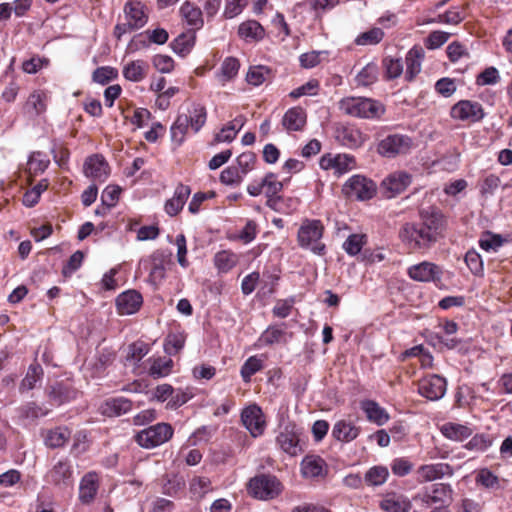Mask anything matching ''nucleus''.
<instances>
[{"instance_id":"obj_1","label":"nucleus","mask_w":512,"mask_h":512,"mask_svg":"<svg viewBox=\"0 0 512 512\" xmlns=\"http://www.w3.org/2000/svg\"><path fill=\"white\" fill-rule=\"evenodd\" d=\"M447 220L438 210L420 212L418 221L403 223L398 238L409 253L425 254L445 238Z\"/></svg>"},{"instance_id":"obj_2","label":"nucleus","mask_w":512,"mask_h":512,"mask_svg":"<svg viewBox=\"0 0 512 512\" xmlns=\"http://www.w3.org/2000/svg\"><path fill=\"white\" fill-rule=\"evenodd\" d=\"M324 232L325 226L320 219H303L297 232L298 246L315 255L324 256L327 253L326 245L322 241Z\"/></svg>"},{"instance_id":"obj_3","label":"nucleus","mask_w":512,"mask_h":512,"mask_svg":"<svg viewBox=\"0 0 512 512\" xmlns=\"http://www.w3.org/2000/svg\"><path fill=\"white\" fill-rule=\"evenodd\" d=\"M339 108L346 115L369 120H379L386 112L381 101L367 97H345Z\"/></svg>"},{"instance_id":"obj_4","label":"nucleus","mask_w":512,"mask_h":512,"mask_svg":"<svg viewBox=\"0 0 512 512\" xmlns=\"http://www.w3.org/2000/svg\"><path fill=\"white\" fill-rule=\"evenodd\" d=\"M125 22L117 23L113 29V36L120 41L126 33L143 28L149 20L147 6L140 0H127L123 7Z\"/></svg>"},{"instance_id":"obj_5","label":"nucleus","mask_w":512,"mask_h":512,"mask_svg":"<svg viewBox=\"0 0 512 512\" xmlns=\"http://www.w3.org/2000/svg\"><path fill=\"white\" fill-rule=\"evenodd\" d=\"M377 153L385 158H396L406 155L413 147L410 136L401 133H387L384 129L377 133Z\"/></svg>"},{"instance_id":"obj_6","label":"nucleus","mask_w":512,"mask_h":512,"mask_svg":"<svg viewBox=\"0 0 512 512\" xmlns=\"http://www.w3.org/2000/svg\"><path fill=\"white\" fill-rule=\"evenodd\" d=\"M246 487L251 497L263 501L277 498L284 490L282 482L270 473H261L252 477Z\"/></svg>"},{"instance_id":"obj_7","label":"nucleus","mask_w":512,"mask_h":512,"mask_svg":"<svg viewBox=\"0 0 512 512\" xmlns=\"http://www.w3.org/2000/svg\"><path fill=\"white\" fill-rule=\"evenodd\" d=\"M173 435L172 425L160 422L136 432L133 440L144 449H154L171 440Z\"/></svg>"},{"instance_id":"obj_8","label":"nucleus","mask_w":512,"mask_h":512,"mask_svg":"<svg viewBox=\"0 0 512 512\" xmlns=\"http://www.w3.org/2000/svg\"><path fill=\"white\" fill-rule=\"evenodd\" d=\"M407 275L416 282H433L436 287L442 288L443 268L430 261H422L407 268Z\"/></svg>"},{"instance_id":"obj_9","label":"nucleus","mask_w":512,"mask_h":512,"mask_svg":"<svg viewBox=\"0 0 512 512\" xmlns=\"http://www.w3.org/2000/svg\"><path fill=\"white\" fill-rule=\"evenodd\" d=\"M343 192L350 198L365 201L372 199L377 192V186L374 181L363 176L353 175L343 186Z\"/></svg>"},{"instance_id":"obj_10","label":"nucleus","mask_w":512,"mask_h":512,"mask_svg":"<svg viewBox=\"0 0 512 512\" xmlns=\"http://www.w3.org/2000/svg\"><path fill=\"white\" fill-rule=\"evenodd\" d=\"M240 418L242 425L253 438H258L265 433L267 420L259 405L254 403L244 407L241 411Z\"/></svg>"},{"instance_id":"obj_11","label":"nucleus","mask_w":512,"mask_h":512,"mask_svg":"<svg viewBox=\"0 0 512 512\" xmlns=\"http://www.w3.org/2000/svg\"><path fill=\"white\" fill-rule=\"evenodd\" d=\"M84 175L93 182H105L111 173V168L102 154H92L88 156L83 164Z\"/></svg>"},{"instance_id":"obj_12","label":"nucleus","mask_w":512,"mask_h":512,"mask_svg":"<svg viewBox=\"0 0 512 512\" xmlns=\"http://www.w3.org/2000/svg\"><path fill=\"white\" fill-rule=\"evenodd\" d=\"M446 388V379L437 374L426 375L417 382L418 393L431 401L441 399L446 392Z\"/></svg>"},{"instance_id":"obj_13","label":"nucleus","mask_w":512,"mask_h":512,"mask_svg":"<svg viewBox=\"0 0 512 512\" xmlns=\"http://www.w3.org/2000/svg\"><path fill=\"white\" fill-rule=\"evenodd\" d=\"M276 442L287 454L296 456L303 452L300 444V431L294 423L285 424L279 432Z\"/></svg>"},{"instance_id":"obj_14","label":"nucleus","mask_w":512,"mask_h":512,"mask_svg":"<svg viewBox=\"0 0 512 512\" xmlns=\"http://www.w3.org/2000/svg\"><path fill=\"white\" fill-rule=\"evenodd\" d=\"M293 337L292 332L286 330L285 323L269 325L258 338L260 346L286 345Z\"/></svg>"},{"instance_id":"obj_15","label":"nucleus","mask_w":512,"mask_h":512,"mask_svg":"<svg viewBox=\"0 0 512 512\" xmlns=\"http://www.w3.org/2000/svg\"><path fill=\"white\" fill-rule=\"evenodd\" d=\"M411 184V175L407 172L397 171L388 175L381 184L383 195L393 198L406 190Z\"/></svg>"},{"instance_id":"obj_16","label":"nucleus","mask_w":512,"mask_h":512,"mask_svg":"<svg viewBox=\"0 0 512 512\" xmlns=\"http://www.w3.org/2000/svg\"><path fill=\"white\" fill-rule=\"evenodd\" d=\"M301 473L304 478L322 480L328 473V465L318 455H307L301 462Z\"/></svg>"},{"instance_id":"obj_17","label":"nucleus","mask_w":512,"mask_h":512,"mask_svg":"<svg viewBox=\"0 0 512 512\" xmlns=\"http://www.w3.org/2000/svg\"><path fill=\"white\" fill-rule=\"evenodd\" d=\"M77 393V389L64 381L56 382L47 389L49 403L53 406H60L74 400Z\"/></svg>"},{"instance_id":"obj_18","label":"nucleus","mask_w":512,"mask_h":512,"mask_svg":"<svg viewBox=\"0 0 512 512\" xmlns=\"http://www.w3.org/2000/svg\"><path fill=\"white\" fill-rule=\"evenodd\" d=\"M143 303L142 295L136 290H127L116 298V309L119 315L136 313Z\"/></svg>"},{"instance_id":"obj_19","label":"nucleus","mask_w":512,"mask_h":512,"mask_svg":"<svg viewBox=\"0 0 512 512\" xmlns=\"http://www.w3.org/2000/svg\"><path fill=\"white\" fill-rule=\"evenodd\" d=\"M72 477V466L67 458L56 462L46 474L47 482L57 486H68L72 482Z\"/></svg>"},{"instance_id":"obj_20","label":"nucleus","mask_w":512,"mask_h":512,"mask_svg":"<svg viewBox=\"0 0 512 512\" xmlns=\"http://www.w3.org/2000/svg\"><path fill=\"white\" fill-rule=\"evenodd\" d=\"M480 105L469 100H460L451 108L450 115L455 120L476 122L479 119Z\"/></svg>"},{"instance_id":"obj_21","label":"nucleus","mask_w":512,"mask_h":512,"mask_svg":"<svg viewBox=\"0 0 512 512\" xmlns=\"http://www.w3.org/2000/svg\"><path fill=\"white\" fill-rule=\"evenodd\" d=\"M237 35L246 43H258L265 38L266 30L258 21L249 19L239 24Z\"/></svg>"},{"instance_id":"obj_22","label":"nucleus","mask_w":512,"mask_h":512,"mask_svg":"<svg viewBox=\"0 0 512 512\" xmlns=\"http://www.w3.org/2000/svg\"><path fill=\"white\" fill-rule=\"evenodd\" d=\"M281 123L288 133L302 131L307 123V113L300 106L289 108L285 112Z\"/></svg>"},{"instance_id":"obj_23","label":"nucleus","mask_w":512,"mask_h":512,"mask_svg":"<svg viewBox=\"0 0 512 512\" xmlns=\"http://www.w3.org/2000/svg\"><path fill=\"white\" fill-rule=\"evenodd\" d=\"M336 139L341 145L350 149L361 147L365 140L361 130L352 125L337 128Z\"/></svg>"},{"instance_id":"obj_24","label":"nucleus","mask_w":512,"mask_h":512,"mask_svg":"<svg viewBox=\"0 0 512 512\" xmlns=\"http://www.w3.org/2000/svg\"><path fill=\"white\" fill-rule=\"evenodd\" d=\"M361 432V427L346 419L338 420L332 428L331 435L337 441L349 443L355 440Z\"/></svg>"},{"instance_id":"obj_25","label":"nucleus","mask_w":512,"mask_h":512,"mask_svg":"<svg viewBox=\"0 0 512 512\" xmlns=\"http://www.w3.org/2000/svg\"><path fill=\"white\" fill-rule=\"evenodd\" d=\"M424 58V50L420 46H413L406 54V72L405 80L412 82L421 72L422 60Z\"/></svg>"},{"instance_id":"obj_26","label":"nucleus","mask_w":512,"mask_h":512,"mask_svg":"<svg viewBox=\"0 0 512 512\" xmlns=\"http://www.w3.org/2000/svg\"><path fill=\"white\" fill-rule=\"evenodd\" d=\"M417 474L420 482H430L445 475H452V468L447 463L427 464L420 466Z\"/></svg>"},{"instance_id":"obj_27","label":"nucleus","mask_w":512,"mask_h":512,"mask_svg":"<svg viewBox=\"0 0 512 512\" xmlns=\"http://www.w3.org/2000/svg\"><path fill=\"white\" fill-rule=\"evenodd\" d=\"M133 403L125 397H111L101 405V412L108 417L120 416L131 411Z\"/></svg>"},{"instance_id":"obj_28","label":"nucleus","mask_w":512,"mask_h":512,"mask_svg":"<svg viewBox=\"0 0 512 512\" xmlns=\"http://www.w3.org/2000/svg\"><path fill=\"white\" fill-rule=\"evenodd\" d=\"M191 194V189L188 185L179 184L172 198L168 199L165 203V212L170 216H176L184 207L187 199Z\"/></svg>"},{"instance_id":"obj_29","label":"nucleus","mask_w":512,"mask_h":512,"mask_svg":"<svg viewBox=\"0 0 512 512\" xmlns=\"http://www.w3.org/2000/svg\"><path fill=\"white\" fill-rule=\"evenodd\" d=\"M98 480L96 472H88L81 479L79 499L83 504H89L94 500L99 488Z\"/></svg>"},{"instance_id":"obj_30","label":"nucleus","mask_w":512,"mask_h":512,"mask_svg":"<svg viewBox=\"0 0 512 512\" xmlns=\"http://www.w3.org/2000/svg\"><path fill=\"white\" fill-rule=\"evenodd\" d=\"M360 407L365 413L367 420L377 424L378 426L386 424L390 418L386 409L381 407L374 400H363Z\"/></svg>"},{"instance_id":"obj_31","label":"nucleus","mask_w":512,"mask_h":512,"mask_svg":"<svg viewBox=\"0 0 512 512\" xmlns=\"http://www.w3.org/2000/svg\"><path fill=\"white\" fill-rule=\"evenodd\" d=\"M171 252L158 249L150 255V274L155 278H164L166 267L171 264Z\"/></svg>"},{"instance_id":"obj_32","label":"nucleus","mask_w":512,"mask_h":512,"mask_svg":"<svg viewBox=\"0 0 512 512\" xmlns=\"http://www.w3.org/2000/svg\"><path fill=\"white\" fill-rule=\"evenodd\" d=\"M169 39V34L164 28H156L154 30H146L144 33L136 35L133 39L136 48L147 47L149 43L157 45L165 44Z\"/></svg>"},{"instance_id":"obj_33","label":"nucleus","mask_w":512,"mask_h":512,"mask_svg":"<svg viewBox=\"0 0 512 512\" xmlns=\"http://www.w3.org/2000/svg\"><path fill=\"white\" fill-rule=\"evenodd\" d=\"M180 15L182 19L191 26V30H198L203 27V13L202 10L189 1H185L180 7Z\"/></svg>"},{"instance_id":"obj_34","label":"nucleus","mask_w":512,"mask_h":512,"mask_svg":"<svg viewBox=\"0 0 512 512\" xmlns=\"http://www.w3.org/2000/svg\"><path fill=\"white\" fill-rule=\"evenodd\" d=\"M71 437V430L66 426H58L46 431L44 443L47 447L56 449L63 447Z\"/></svg>"},{"instance_id":"obj_35","label":"nucleus","mask_w":512,"mask_h":512,"mask_svg":"<svg viewBox=\"0 0 512 512\" xmlns=\"http://www.w3.org/2000/svg\"><path fill=\"white\" fill-rule=\"evenodd\" d=\"M196 41L194 30H187L178 35L171 43L172 50L181 57L187 56L193 49Z\"/></svg>"},{"instance_id":"obj_36","label":"nucleus","mask_w":512,"mask_h":512,"mask_svg":"<svg viewBox=\"0 0 512 512\" xmlns=\"http://www.w3.org/2000/svg\"><path fill=\"white\" fill-rule=\"evenodd\" d=\"M150 364L148 374L154 379L168 376L173 369L174 362L169 357H151L148 359Z\"/></svg>"},{"instance_id":"obj_37","label":"nucleus","mask_w":512,"mask_h":512,"mask_svg":"<svg viewBox=\"0 0 512 512\" xmlns=\"http://www.w3.org/2000/svg\"><path fill=\"white\" fill-rule=\"evenodd\" d=\"M149 65L144 60H134L127 63L122 70L125 79L132 82H140L146 78Z\"/></svg>"},{"instance_id":"obj_38","label":"nucleus","mask_w":512,"mask_h":512,"mask_svg":"<svg viewBox=\"0 0 512 512\" xmlns=\"http://www.w3.org/2000/svg\"><path fill=\"white\" fill-rule=\"evenodd\" d=\"M379 67L377 63L366 64L355 76L354 82L357 87H370L378 81Z\"/></svg>"},{"instance_id":"obj_39","label":"nucleus","mask_w":512,"mask_h":512,"mask_svg":"<svg viewBox=\"0 0 512 512\" xmlns=\"http://www.w3.org/2000/svg\"><path fill=\"white\" fill-rule=\"evenodd\" d=\"M43 375L42 366L37 361H34L29 365L26 375L20 383L19 391L22 393L34 389L36 384L42 380Z\"/></svg>"},{"instance_id":"obj_40","label":"nucleus","mask_w":512,"mask_h":512,"mask_svg":"<svg viewBox=\"0 0 512 512\" xmlns=\"http://www.w3.org/2000/svg\"><path fill=\"white\" fill-rule=\"evenodd\" d=\"M50 165V159L48 155L41 151L33 152L27 163V172L29 177H35L43 173Z\"/></svg>"},{"instance_id":"obj_41","label":"nucleus","mask_w":512,"mask_h":512,"mask_svg":"<svg viewBox=\"0 0 512 512\" xmlns=\"http://www.w3.org/2000/svg\"><path fill=\"white\" fill-rule=\"evenodd\" d=\"M264 368V356L253 355L246 359L240 369V375L244 383H250L251 378Z\"/></svg>"},{"instance_id":"obj_42","label":"nucleus","mask_w":512,"mask_h":512,"mask_svg":"<svg viewBox=\"0 0 512 512\" xmlns=\"http://www.w3.org/2000/svg\"><path fill=\"white\" fill-rule=\"evenodd\" d=\"M188 115L180 114L170 128L171 140L179 147L185 140V136L189 130Z\"/></svg>"},{"instance_id":"obj_43","label":"nucleus","mask_w":512,"mask_h":512,"mask_svg":"<svg viewBox=\"0 0 512 512\" xmlns=\"http://www.w3.org/2000/svg\"><path fill=\"white\" fill-rule=\"evenodd\" d=\"M48 95L44 90L33 91L26 102V108L35 116H39L46 112Z\"/></svg>"},{"instance_id":"obj_44","label":"nucleus","mask_w":512,"mask_h":512,"mask_svg":"<svg viewBox=\"0 0 512 512\" xmlns=\"http://www.w3.org/2000/svg\"><path fill=\"white\" fill-rule=\"evenodd\" d=\"M441 433L448 439L455 441H463L471 436L472 430L461 424L452 422L445 423L440 428Z\"/></svg>"},{"instance_id":"obj_45","label":"nucleus","mask_w":512,"mask_h":512,"mask_svg":"<svg viewBox=\"0 0 512 512\" xmlns=\"http://www.w3.org/2000/svg\"><path fill=\"white\" fill-rule=\"evenodd\" d=\"M186 334L184 332H170L164 339V351L169 356L178 354L184 347Z\"/></svg>"},{"instance_id":"obj_46","label":"nucleus","mask_w":512,"mask_h":512,"mask_svg":"<svg viewBox=\"0 0 512 512\" xmlns=\"http://www.w3.org/2000/svg\"><path fill=\"white\" fill-rule=\"evenodd\" d=\"M237 255L230 250H222L215 254L214 265L220 273H227L236 266Z\"/></svg>"},{"instance_id":"obj_47","label":"nucleus","mask_w":512,"mask_h":512,"mask_svg":"<svg viewBox=\"0 0 512 512\" xmlns=\"http://www.w3.org/2000/svg\"><path fill=\"white\" fill-rule=\"evenodd\" d=\"M509 241V236H503L490 231L482 232V250L486 252H497Z\"/></svg>"},{"instance_id":"obj_48","label":"nucleus","mask_w":512,"mask_h":512,"mask_svg":"<svg viewBox=\"0 0 512 512\" xmlns=\"http://www.w3.org/2000/svg\"><path fill=\"white\" fill-rule=\"evenodd\" d=\"M240 62L235 57H227L221 64L220 72L217 74L219 81L224 85L231 81L238 74Z\"/></svg>"},{"instance_id":"obj_49","label":"nucleus","mask_w":512,"mask_h":512,"mask_svg":"<svg viewBox=\"0 0 512 512\" xmlns=\"http://www.w3.org/2000/svg\"><path fill=\"white\" fill-rule=\"evenodd\" d=\"M451 489L449 485L438 483L433 485L431 492H426L423 495V502L427 505L436 503H443L446 498H449Z\"/></svg>"},{"instance_id":"obj_50","label":"nucleus","mask_w":512,"mask_h":512,"mask_svg":"<svg viewBox=\"0 0 512 512\" xmlns=\"http://www.w3.org/2000/svg\"><path fill=\"white\" fill-rule=\"evenodd\" d=\"M162 493L176 496L185 486L184 480L175 474H166L161 478Z\"/></svg>"},{"instance_id":"obj_51","label":"nucleus","mask_w":512,"mask_h":512,"mask_svg":"<svg viewBox=\"0 0 512 512\" xmlns=\"http://www.w3.org/2000/svg\"><path fill=\"white\" fill-rule=\"evenodd\" d=\"M380 508L387 512H409L410 503L401 497L388 495L381 501Z\"/></svg>"},{"instance_id":"obj_52","label":"nucleus","mask_w":512,"mask_h":512,"mask_svg":"<svg viewBox=\"0 0 512 512\" xmlns=\"http://www.w3.org/2000/svg\"><path fill=\"white\" fill-rule=\"evenodd\" d=\"M207 110L202 104H194L191 114L188 115V123L191 129L197 133L205 125Z\"/></svg>"},{"instance_id":"obj_53","label":"nucleus","mask_w":512,"mask_h":512,"mask_svg":"<svg viewBox=\"0 0 512 512\" xmlns=\"http://www.w3.org/2000/svg\"><path fill=\"white\" fill-rule=\"evenodd\" d=\"M385 34L381 28L374 27L368 31L360 33L356 39L355 44L360 46L376 45L380 43Z\"/></svg>"},{"instance_id":"obj_54","label":"nucleus","mask_w":512,"mask_h":512,"mask_svg":"<svg viewBox=\"0 0 512 512\" xmlns=\"http://www.w3.org/2000/svg\"><path fill=\"white\" fill-rule=\"evenodd\" d=\"M389 471L385 466H373L365 473V482L370 486H379L386 482Z\"/></svg>"},{"instance_id":"obj_55","label":"nucleus","mask_w":512,"mask_h":512,"mask_svg":"<svg viewBox=\"0 0 512 512\" xmlns=\"http://www.w3.org/2000/svg\"><path fill=\"white\" fill-rule=\"evenodd\" d=\"M116 359V352L109 348H103L97 353L96 362L94 364L95 371L98 375L104 373V371L112 365Z\"/></svg>"},{"instance_id":"obj_56","label":"nucleus","mask_w":512,"mask_h":512,"mask_svg":"<svg viewBox=\"0 0 512 512\" xmlns=\"http://www.w3.org/2000/svg\"><path fill=\"white\" fill-rule=\"evenodd\" d=\"M48 414V410L39 406L35 402H28L25 405H22L18 409V415L21 419L25 420H35L39 417L45 416Z\"/></svg>"},{"instance_id":"obj_57","label":"nucleus","mask_w":512,"mask_h":512,"mask_svg":"<svg viewBox=\"0 0 512 512\" xmlns=\"http://www.w3.org/2000/svg\"><path fill=\"white\" fill-rule=\"evenodd\" d=\"M367 242V237L364 234H351L343 243V249L350 256L357 255Z\"/></svg>"},{"instance_id":"obj_58","label":"nucleus","mask_w":512,"mask_h":512,"mask_svg":"<svg viewBox=\"0 0 512 512\" xmlns=\"http://www.w3.org/2000/svg\"><path fill=\"white\" fill-rule=\"evenodd\" d=\"M236 163V167L239 169V172L244 177L255 168V165L257 163V156L252 151H246L241 153L236 158Z\"/></svg>"},{"instance_id":"obj_59","label":"nucleus","mask_w":512,"mask_h":512,"mask_svg":"<svg viewBox=\"0 0 512 512\" xmlns=\"http://www.w3.org/2000/svg\"><path fill=\"white\" fill-rule=\"evenodd\" d=\"M382 64L385 69V78L387 80L396 79L403 73V63L401 59L385 57Z\"/></svg>"},{"instance_id":"obj_60","label":"nucleus","mask_w":512,"mask_h":512,"mask_svg":"<svg viewBox=\"0 0 512 512\" xmlns=\"http://www.w3.org/2000/svg\"><path fill=\"white\" fill-rule=\"evenodd\" d=\"M149 350V345L146 344L145 342H133L128 346L126 360L138 363L148 354Z\"/></svg>"},{"instance_id":"obj_61","label":"nucleus","mask_w":512,"mask_h":512,"mask_svg":"<svg viewBox=\"0 0 512 512\" xmlns=\"http://www.w3.org/2000/svg\"><path fill=\"white\" fill-rule=\"evenodd\" d=\"M264 193L267 198L278 195L283 189V183L278 180L276 174L269 172L263 178Z\"/></svg>"},{"instance_id":"obj_62","label":"nucleus","mask_w":512,"mask_h":512,"mask_svg":"<svg viewBox=\"0 0 512 512\" xmlns=\"http://www.w3.org/2000/svg\"><path fill=\"white\" fill-rule=\"evenodd\" d=\"M117 76L118 72L115 68L110 66H102L94 70L92 74V79L96 83L105 85L111 80L117 78Z\"/></svg>"},{"instance_id":"obj_63","label":"nucleus","mask_w":512,"mask_h":512,"mask_svg":"<svg viewBox=\"0 0 512 512\" xmlns=\"http://www.w3.org/2000/svg\"><path fill=\"white\" fill-rule=\"evenodd\" d=\"M243 181V176L236 166L225 168L220 174V182L229 186H238Z\"/></svg>"},{"instance_id":"obj_64","label":"nucleus","mask_w":512,"mask_h":512,"mask_svg":"<svg viewBox=\"0 0 512 512\" xmlns=\"http://www.w3.org/2000/svg\"><path fill=\"white\" fill-rule=\"evenodd\" d=\"M211 490V481L207 477L197 476L190 482L191 493L198 497H204Z\"/></svg>"}]
</instances>
